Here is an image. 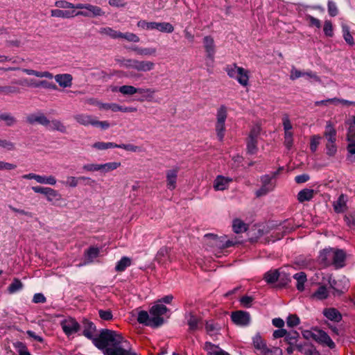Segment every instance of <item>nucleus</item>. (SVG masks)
Listing matches in <instances>:
<instances>
[{
  "mask_svg": "<svg viewBox=\"0 0 355 355\" xmlns=\"http://www.w3.org/2000/svg\"><path fill=\"white\" fill-rule=\"evenodd\" d=\"M83 335L92 340L94 345L105 350V355H130L128 351V343L122 336L114 331L103 329L98 336L96 334V326L87 320H83Z\"/></svg>",
  "mask_w": 355,
  "mask_h": 355,
  "instance_id": "obj_1",
  "label": "nucleus"
},
{
  "mask_svg": "<svg viewBox=\"0 0 355 355\" xmlns=\"http://www.w3.org/2000/svg\"><path fill=\"white\" fill-rule=\"evenodd\" d=\"M22 71L29 76H35L38 78H54L60 87L63 88L70 87L72 85L73 77L69 73H60L53 76V73L47 71H39L30 69H23Z\"/></svg>",
  "mask_w": 355,
  "mask_h": 355,
  "instance_id": "obj_2",
  "label": "nucleus"
},
{
  "mask_svg": "<svg viewBox=\"0 0 355 355\" xmlns=\"http://www.w3.org/2000/svg\"><path fill=\"white\" fill-rule=\"evenodd\" d=\"M117 63L122 67L133 69L138 72H148L154 69L155 63L150 60L137 59H117Z\"/></svg>",
  "mask_w": 355,
  "mask_h": 355,
  "instance_id": "obj_3",
  "label": "nucleus"
},
{
  "mask_svg": "<svg viewBox=\"0 0 355 355\" xmlns=\"http://www.w3.org/2000/svg\"><path fill=\"white\" fill-rule=\"evenodd\" d=\"M225 71L230 78L236 80L241 86L246 87L249 85L250 72L248 70L233 63L227 65Z\"/></svg>",
  "mask_w": 355,
  "mask_h": 355,
  "instance_id": "obj_4",
  "label": "nucleus"
},
{
  "mask_svg": "<svg viewBox=\"0 0 355 355\" xmlns=\"http://www.w3.org/2000/svg\"><path fill=\"white\" fill-rule=\"evenodd\" d=\"M227 116V110L225 106H220L216 114V123L215 129L217 137L220 141H223L225 136V123Z\"/></svg>",
  "mask_w": 355,
  "mask_h": 355,
  "instance_id": "obj_5",
  "label": "nucleus"
},
{
  "mask_svg": "<svg viewBox=\"0 0 355 355\" xmlns=\"http://www.w3.org/2000/svg\"><path fill=\"white\" fill-rule=\"evenodd\" d=\"M31 189L35 193L44 195L46 200L53 205H55L56 202L62 199L61 194L57 190L51 187L35 186L33 187Z\"/></svg>",
  "mask_w": 355,
  "mask_h": 355,
  "instance_id": "obj_6",
  "label": "nucleus"
},
{
  "mask_svg": "<svg viewBox=\"0 0 355 355\" xmlns=\"http://www.w3.org/2000/svg\"><path fill=\"white\" fill-rule=\"evenodd\" d=\"M277 174V173H274L272 177L266 175L261 178V187L255 192V195L257 198L266 196L269 192L273 191L275 187V183L272 181V178H275Z\"/></svg>",
  "mask_w": 355,
  "mask_h": 355,
  "instance_id": "obj_7",
  "label": "nucleus"
},
{
  "mask_svg": "<svg viewBox=\"0 0 355 355\" xmlns=\"http://www.w3.org/2000/svg\"><path fill=\"white\" fill-rule=\"evenodd\" d=\"M137 321L139 324L149 326L151 327H158L162 325V320L158 318H153L149 316V314L146 311H140L138 313Z\"/></svg>",
  "mask_w": 355,
  "mask_h": 355,
  "instance_id": "obj_8",
  "label": "nucleus"
},
{
  "mask_svg": "<svg viewBox=\"0 0 355 355\" xmlns=\"http://www.w3.org/2000/svg\"><path fill=\"white\" fill-rule=\"evenodd\" d=\"M61 327L67 336L76 333L80 329V324L72 318H67L61 322Z\"/></svg>",
  "mask_w": 355,
  "mask_h": 355,
  "instance_id": "obj_9",
  "label": "nucleus"
},
{
  "mask_svg": "<svg viewBox=\"0 0 355 355\" xmlns=\"http://www.w3.org/2000/svg\"><path fill=\"white\" fill-rule=\"evenodd\" d=\"M51 15L58 18H71L75 16L88 17L89 14L83 11L75 12V10H62L54 9L51 10Z\"/></svg>",
  "mask_w": 355,
  "mask_h": 355,
  "instance_id": "obj_10",
  "label": "nucleus"
},
{
  "mask_svg": "<svg viewBox=\"0 0 355 355\" xmlns=\"http://www.w3.org/2000/svg\"><path fill=\"white\" fill-rule=\"evenodd\" d=\"M315 331L314 340L316 342L322 345L327 346L330 349L335 348V343L325 331L320 329H315Z\"/></svg>",
  "mask_w": 355,
  "mask_h": 355,
  "instance_id": "obj_11",
  "label": "nucleus"
},
{
  "mask_svg": "<svg viewBox=\"0 0 355 355\" xmlns=\"http://www.w3.org/2000/svg\"><path fill=\"white\" fill-rule=\"evenodd\" d=\"M203 46L206 52L207 58L213 63L216 53V46L214 38L211 36H205L203 38Z\"/></svg>",
  "mask_w": 355,
  "mask_h": 355,
  "instance_id": "obj_12",
  "label": "nucleus"
},
{
  "mask_svg": "<svg viewBox=\"0 0 355 355\" xmlns=\"http://www.w3.org/2000/svg\"><path fill=\"white\" fill-rule=\"evenodd\" d=\"M231 318L234 323L239 326H247L250 322V314L243 311L233 312Z\"/></svg>",
  "mask_w": 355,
  "mask_h": 355,
  "instance_id": "obj_13",
  "label": "nucleus"
},
{
  "mask_svg": "<svg viewBox=\"0 0 355 355\" xmlns=\"http://www.w3.org/2000/svg\"><path fill=\"white\" fill-rule=\"evenodd\" d=\"M187 324L191 331L199 330L202 327V318L194 312H189L187 315Z\"/></svg>",
  "mask_w": 355,
  "mask_h": 355,
  "instance_id": "obj_14",
  "label": "nucleus"
},
{
  "mask_svg": "<svg viewBox=\"0 0 355 355\" xmlns=\"http://www.w3.org/2000/svg\"><path fill=\"white\" fill-rule=\"evenodd\" d=\"M346 124L349 125L347 133V141L348 142L347 150L351 155L355 154V127L352 125L349 121H346Z\"/></svg>",
  "mask_w": 355,
  "mask_h": 355,
  "instance_id": "obj_15",
  "label": "nucleus"
},
{
  "mask_svg": "<svg viewBox=\"0 0 355 355\" xmlns=\"http://www.w3.org/2000/svg\"><path fill=\"white\" fill-rule=\"evenodd\" d=\"M179 168L175 167L166 171V187L172 191L176 188Z\"/></svg>",
  "mask_w": 355,
  "mask_h": 355,
  "instance_id": "obj_16",
  "label": "nucleus"
},
{
  "mask_svg": "<svg viewBox=\"0 0 355 355\" xmlns=\"http://www.w3.org/2000/svg\"><path fill=\"white\" fill-rule=\"evenodd\" d=\"M232 178L223 175H217L214 181L213 187L215 191H224L227 189Z\"/></svg>",
  "mask_w": 355,
  "mask_h": 355,
  "instance_id": "obj_17",
  "label": "nucleus"
},
{
  "mask_svg": "<svg viewBox=\"0 0 355 355\" xmlns=\"http://www.w3.org/2000/svg\"><path fill=\"white\" fill-rule=\"evenodd\" d=\"M204 242L209 246L218 248L220 249L224 248L223 245V236L218 237L216 235L208 234L204 236Z\"/></svg>",
  "mask_w": 355,
  "mask_h": 355,
  "instance_id": "obj_18",
  "label": "nucleus"
},
{
  "mask_svg": "<svg viewBox=\"0 0 355 355\" xmlns=\"http://www.w3.org/2000/svg\"><path fill=\"white\" fill-rule=\"evenodd\" d=\"M334 249L326 248L320 252L318 257L319 261L324 266L333 265Z\"/></svg>",
  "mask_w": 355,
  "mask_h": 355,
  "instance_id": "obj_19",
  "label": "nucleus"
},
{
  "mask_svg": "<svg viewBox=\"0 0 355 355\" xmlns=\"http://www.w3.org/2000/svg\"><path fill=\"white\" fill-rule=\"evenodd\" d=\"M26 121L31 125L38 123L46 127L49 123V119L44 114L37 113L28 115Z\"/></svg>",
  "mask_w": 355,
  "mask_h": 355,
  "instance_id": "obj_20",
  "label": "nucleus"
},
{
  "mask_svg": "<svg viewBox=\"0 0 355 355\" xmlns=\"http://www.w3.org/2000/svg\"><path fill=\"white\" fill-rule=\"evenodd\" d=\"M203 349L207 352V355H230L219 346L212 344L211 342H206Z\"/></svg>",
  "mask_w": 355,
  "mask_h": 355,
  "instance_id": "obj_21",
  "label": "nucleus"
},
{
  "mask_svg": "<svg viewBox=\"0 0 355 355\" xmlns=\"http://www.w3.org/2000/svg\"><path fill=\"white\" fill-rule=\"evenodd\" d=\"M168 311L166 306L160 304H157L151 307L150 309V314L153 318H158L162 320V324L164 323V319L162 315H164Z\"/></svg>",
  "mask_w": 355,
  "mask_h": 355,
  "instance_id": "obj_22",
  "label": "nucleus"
},
{
  "mask_svg": "<svg viewBox=\"0 0 355 355\" xmlns=\"http://www.w3.org/2000/svg\"><path fill=\"white\" fill-rule=\"evenodd\" d=\"M295 348L304 355H321L313 345L308 343L297 344Z\"/></svg>",
  "mask_w": 355,
  "mask_h": 355,
  "instance_id": "obj_23",
  "label": "nucleus"
},
{
  "mask_svg": "<svg viewBox=\"0 0 355 355\" xmlns=\"http://www.w3.org/2000/svg\"><path fill=\"white\" fill-rule=\"evenodd\" d=\"M324 136L327 139V142L336 143V130L331 121H327L325 126Z\"/></svg>",
  "mask_w": 355,
  "mask_h": 355,
  "instance_id": "obj_24",
  "label": "nucleus"
},
{
  "mask_svg": "<svg viewBox=\"0 0 355 355\" xmlns=\"http://www.w3.org/2000/svg\"><path fill=\"white\" fill-rule=\"evenodd\" d=\"M333 207L336 213H343L347 209V196L341 194L337 200L334 202Z\"/></svg>",
  "mask_w": 355,
  "mask_h": 355,
  "instance_id": "obj_25",
  "label": "nucleus"
},
{
  "mask_svg": "<svg viewBox=\"0 0 355 355\" xmlns=\"http://www.w3.org/2000/svg\"><path fill=\"white\" fill-rule=\"evenodd\" d=\"M73 117L77 123L85 126H87L89 125H93L95 119V117L87 114H78Z\"/></svg>",
  "mask_w": 355,
  "mask_h": 355,
  "instance_id": "obj_26",
  "label": "nucleus"
},
{
  "mask_svg": "<svg viewBox=\"0 0 355 355\" xmlns=\"http://www.w3.org/2000/svg\"><path fill=\"white\" fill-rule=\"evenodd\" d=\"M316 194V191L312 189H304L297 194V200L300 202L311 200Z\"/></svg>",
  "mask_w": 355,
  "mask_h": 355,
  "instance_id": "obj_27",
  "label": "nucleus"
},
{
  "mask_svg": "<svg viewBox=\"0 0 355 355\" xmlns=\"http://www.w3.org/2000/svg\"><path fill=\"white\" fill-rule=\"evenodd\" d=\"M46 128L52 131H58L62 133L67 132V127L62 122L58 119H53L52 121L49 120V123Z\"/></svg>",
  "mask_w": 355,
  "mask_h": 355,
  "instance_id": "obj_28",
  "label": "nucleus"
},
{
  "mask_svg": "<svg viewBox=\"0 0 355 355\" xmlns=\"http://www.w3.org/2000/svg\"><path fill=\"white\" fill-rule=\"evenodd\" d=\"M324 315L329 320L334 322H339L342 319L340 312L334 308H327L323 311Z\"/></svg>",
  "mask_w": 355,
  "mask_h": 355,
  "instance_id": "obj_29",
  "label": "nucleus"
},
{
  "mask_svg": "<svg viewBox=\"0 0 355 355\" xmlns=\"http://www.w3.org/2000/svg\"><path fill=\"white\" fill-rule=\"evenodd\" d=\"M345 259V254L343 250L334 249L333 265H334L336 268L343 267L344 266Z\"/></svg>",
  "mask_w": 355,
  "mask_h": 355,
  "instance_id": "obj_30",
  "label": "nucleus"
},
{
  "mask_svg": "<svg viewBox=\"0 0 355 355\" xmlns=\"http://www.w3.org/2000/svg\"><path fill=\"white\" fill-rule=\"evenodd\" d=\"M137 93L142 95L141 101H151L154 98L155 89L146 87H138Z\"/></svg>",
  "mask_w": 355,
  "mask_h": 355,
  "instance_id": "obj_31",
  "label": "nucleus"
},
{
  "mask_svg": "<svg viewBox=\"0 0 355 355\" xmlns=\"http://www.w3.org/2000/svg\"><path fill=\"white\" fill-rule=\"evenodd\" d=\"M169 252L170 249L166 247L160 248L156 255L157 261L159 263L166 264V263L169 261Z\"/></svg>",
  "mask_w": 355,
  "mask_h": 355,
  "instance_id": "obj_32",
  "label": "nucleus"
},
{
  "mask_svg": "<svg viewBox=\"0 0 355 355\" xmlns=\"http://www.w3.org/2000/svg\"><path fill=\"white\" fill-rule=\"evenodd\" d=\"M78 180L87 181L88 182V181L91 180V178H89L88 177H85V176H80V177H78V178H76V177H74V176H68L67 178L66 182H63V184L65 186H67V187L74 188V187H76L78 186Z\"/></svg>",
  "mask_w": 355,
  "mask_h": 355,
  "instance_id": "obj_33",
  "label": "nucleus"
},
{
  "mask_svg": "<svg viewBox=\"0 0 355 355\" xmlns=\"http://www.w3.org/2000/svg\"><path fill=\"white\" fill-rule=\"evenodd\" d=\"M99 254L98 248L91 247L85 252V264L93 262Z\"/></svg>",
  "mask_w": 355,
  "mask_h": 355,
  "instance_id": "obj_34",
  "label": "nucleus"
},
{
  "mask_svg": "<svg viewBox=\"0 0 355 355\" xmlns=\"http://www.w3.org/2000/svg\"><path fill=\"white\" fill-rule=\"evenodd\" d=\"M253 345L256 349L259 351V353L263 354L268 347L265 341L259 335H256L253 338Z\"/></svg>",
  "mask_w": 355,
  "mask_h": 355,
  "instance_id": "obj_35",
  "label": "nucleus"
},
{
  "mask_svg": "<svg viewBox=\"0 0 355 355\" xmlns=\"http://www.w3.org/2000/svg\"><path fill=\"white\" fill-rule=\"evenodd\" d=\"M132 50L137 55L151 56L156 54L157 50L155 48H141L139 46H135Z\"/></svg>",
  "mask_w": 355,
  "mask_h": 355,
  "instance_id": "obj_36",
  "label": "nucleus"
},
{
  "mask_svg": "<svg viewBox=\"0 0 355 355\" xmlns=\"http://www.w3.org/2000/svg\"><path fill=\"white\" fill-rule=\"evenodd\" d=\"M87 11H85L89 14L90 17H99L105 15V12L98 6H94L92 4L87 3V8H85Z\"/></svg>",
  "mask_w": 355,
  "mask_h": 355,
  "instance_id": "obj_37",
  "label": "nucleus"
},
{
  "mask_svg": "<svg viewBox=\"0 0 355 355\" xmlns=\"http://www.w3.org/2000/svg\"><path fill=\"white\" fill-rule=\"evenodd\" d=\"M205 329L207 333L210 336H214L218 334L220 330V326L215 323L214 321H207L205 324Z\"/></svg>",
  "mask_w": 355,
  "mask_h": 355,
  "instance_id": "obj_38",
  "label": "nucleus"
},
{
  "mask_svg": "<svg viewBox=\"0 0 355 355\" xmlns=\"http://www.w3.org/2000/svg\"><path fill=\"white\" fill-rule=\"evenodd\" d=\"M131 259L128 257H123L116 263L115 270L119 272H123L131 265Z\"/></svg>",
  "mask_w": 355,
  "mask_h": 355,
  "instance_id": "obj_39",
  "label": "nucleus"
},
{
  "mask_svg": "<svg viewBox=\"0 0 355 355\" xmlns=\"http://www.w3.org/2000/svg\"><path fill=\"white\" fill-rule=\"evenodd\" d=\"M0 121H3L6 125L11 127L17 123V120L10 113L5 112L0 114Z\"/></svg>",
  "mask_w": 355,
  "mask_h": 355,
  "instance_id": "obj_40",
  "label": "nucleus"
},
{
  "mask_svg": "<svg viewBox=\"0 0 355 355\" xmlns=\"http://www.w3.org/2000/svg\"><path fill=\"white\" fill-rule=\"evenodd\" d=\"M232 229L235 233L239 234L245 232L248 229V225L241 219L236 218L233 220Z\"/></svg>",
  "mask_w": 355,
  "mask_h": 355,
  "instance_id": "obj_41",
  "label": "nucleus"
},
{
  "mask_svg": "<svg viewBox=\"0 0 355 355\" xmlns=\"http://www.w3.org/2000/svg\"><path fill=\"white\" fill-rule=\"evenodd\" d=\"M99 33L101 35L109 36L112 39H119L121 36V32L114 30L110 27H103L101 28L99 30Z\"/></svg>",
  "mask_w": 355,
  "mask_h": 355,
  "instance_id": "obj_42",
  "label": "nucleus"
},
{
  "mask_svg": "<svg viewBox=\"0 0 355 355\" xmlns=\"http://www.w3.org/2000/svg\"><path fill=\"white\" fill-rule=\"evenodd\" d=\"M329 295V291L326 286H320L313 293L312 297L317 300H324Z\"/></svg>",
  "mask_w": 355,
  "mask_h": 355,
  "instance_id": "obj_43",
  "label": "nucleus"
},
{
  "mask_svg": "<svg viewBox=\"0 0 355 355\" xmlns=\"http://www.w3.org/2000/svg\"><path fill=\"white\" fill-rule=\"evenodd\" d=\"M121 163L118 162H107L105 164H101L100 171L106 173L112 171L116 170L120 167Z\"/></svg>",
  "mask_w": 355,
  "mask_h": 355,
  "instance_id": "obj_44",
  "label": "nucleus"
},
{
  "mask_svg": "<svg viewBox=\"0 0 355 355\" xmlns=\"http://www.w3.org/2000/svg\"><path fill=\"white\" fill-rule=\"evenodd\" d=\"M294 279L297 281V288L298 291H303L304 288V283L306 282V275L304 272H300L296 273L293 276Z\"/></svg>",
  "mask_w": 355,
  "mask_h": 355,
  "instance_id": "obj_45",
  "label": "nucleus"
},
{
  "mask_svg": "<svg viewBox=\"0 0 355 355\" xmlns=\"http://www.w3.org/2000/svg\"><path fill=\"white\" fill-rule=\"evenodd\" d=\"M155 29L162 33H170L174 31V27L168 22H156Z\"/></svg>",
  "mask_w": 355,
  "mask_h": 355,
  "instance_id": "obj_46",
  "label": "nucleus"
},
{
  "mask_svg": "<svg viewBox=\"0 0 355 355\" xmlns=\"http://www.w3.org/2000/svg\"><path fill=\"white\" fill-rule=\"evenodd\" d=\"M116 147L117 144L113 142L97 141L92 145V148L98 150H104L109 148H114Z\"/></svg>",
  "mask_w": 355,
  "mask_h": 355,
  "instance_id": "obj_47",
  "label": "nucleus"
},
{
  "mask_svg": "<svg viewBox=\"0 0 355 355\" xmlns=\"http://www.w3.org/2000/svg\"><path fill=\"white\" fill-rule=\"evenodd\" d=\"M118 91L123 95L132 96L138 92V87L132 85H123L119 87Z\"/></svg>",
  "mask_w": 355,
  "mask_h": 355,
  "instance_id": "obj_48",
  "label": "nucleus"
},
{
  "mask_svg": "<svg viewBox=\"0 0 355 355\" xmlns=\"http://www.w3.org/2000/svg\"><path fill=\"white\" fill-rule=\"evenodd\" d=\"M279 277V273L277 270H270L265 273L263 279L268 284L275 283L277 281Z\"/></svg>",
  "mask_w": 355,
  "mask_h": 355,
  "instance_id": "obj_49",
  "label": "nucleus"
},
{
  "mask_svg": "<svg viewBox=\"0 0 355 355\" xmlns=\"http://www.w3.org/2000/svg\"><path fill=\"white\" fill-rule=\"evenodd\" d=\"M23 288V284L18 279H15L8 288L10 293H15Z\"/></svg>",
  "mask_w": 355,
  "mask_h": 355,
  "instance_id": "obj_50",
  "label": "nucleus"
},
{
  "mask_svg": "<svg viewBox=\"0 0 355 355\" xmlns=\"http://www.w3.org/2000/svg\"><path fill=\"white\" fill-rule=\"evenodd\" d=\"M258 140L247 138V150L250 154H255L257 151Z\"/></svg>",
  "mask_w": 355,
  "mask_h": 355,
  "instance_id": "obj_51",
  "label": "nucleus"
},
{
  "mask_svg": "<svg viewBox=\"0 0 355 355\" xmlns=\"http://www.w3.org/2000/svg\"><path fill=\"white\" fill-rule=\"evenodd\" d=\"M155 21L148 22L145 20H140L137 22V26L144 30H155Z\"/></svg>",
  "mask_w": 355,
  "mask_h": 355,
  "instance_id": "obj_52",
  "label": "nucleus"
},
{
  "mask_svg": "<svg viewBox=\"0 0 355 355\" xmlns=\"http://www.w3.org/2000/svg\"><path fill=\"white\" fill-rule=\"evenodd\" d=\"M0 148L11 151L15 149V144L8 139L0 138Z\"/></svg>",
  "mask_w": 355,
  "mask_h": 355,
  "instance_id": "obj_53",
  "label": "nucleus"
},
{
  "mask_svg": "<svg viewBox=\"0 0 355 355\" xmlns=\"http://www.w3.org/2000/svg\"><path fill=\"white\" fill-rule=\"evenodd\" d=\"M120 38L124 39L131 42H139L140 40L139 37L136 34L132 33H123L121 32Z\"/></svg>",
  "mask_w": 355,
  "mask_h": 355,
  "instance_id": "obj_54",
  "label": "nucleus"
},
{
  "mask_svg": "<svg viewBox=\"0 0 355 355\" xmlns=\"http://www.w3.org/2000/svg\"><path fill=\"white\" fill-rule=\"evenodd\" d=\"M40 87H42L44 89H53V90L57 89V86L55 84H54L52 82H49L48 80H42L38 81V88H40Z\"/></svg>",
  "mask_w": 355,
  "mask_h": 355,
  "instance_id": "obj_55",
  "label": "nucleus"
},
{
  "mask_svg": "<svg viewBox=\"0 0 355 355\" xmlns=\"http://www.w3.org/2000/svg\"><path fill=\"white\" fill-rule=\"evenodd\" d=\"M323 31L326 36L332 37L334 35L332 23L329 20H325L323 27Z\"/></svg>",
  "mask_w": 355,
  "mask_h": 355,
  "instance_id": "obj_56",
  "label": "nucleus"
},
{
  "mask_svg": "<svg viewBox=\"0 0 355 355\" xmlns=\"http://www.w3.org/2000/svg\"><path fill=\"white\" fill-rule=\"evenodd\" d=\"M321 137L320 135H313L311 138L310 149L314 153L317 150L318 145L320 144Z\"/></svg>",
  "mask_w": 355,
  "mask_h": 355,
  "instance_id": "obj_57",
  "label": "nucleus"
},
{
  "mask_svg": "<svg viewBox=\"0 0 355 355\" xmlns=\"http://www.w3.org/2000/svg\"><path fill=\"white\" fill-rule=\"evenodd\" d=\"M286 324L289 327H296L300 324V318L296 315H290L287 318Z\"/></svg>",
  "mask_w": 355,
  "mask_h": 355,
  "instance_id": "obj_58",
  "label": "nucleus"
},
{
  "mask_svg": "<svg viewBox=\"0 0 355 355\" xmlns=\"http://www.w3.org/2000/svg\"><path fill=\"white\" fill-rule=\"evenodd\" d=\"M306 20L309 23V25L310 26H315L318 28H320L321 27L320 21L311 15L306 16Z\"/></svg>",
  "mask_w": 355,
  "mask_h": 355,
  "instance_id": "obj_59",
  "label": "nucleus"
},
{
  "mask_svg": "<svg viewBox=\"0 0 355 355\" xmlns=\"http://www.w3.org/2000/svg\"><path fill=\"white\" fill-rule=\"evenodd\" d=\"M261 132V128L259 125H254L253 126L250 132L248 139H253L258 140V138L260 135Z\"/></svg>",
  "mask_w": 355,
  "mask_h": 355,
  "instance_id": "obj_60",
  "label": "nucleus"
},
{
  "mask_svg": "<svg viewBox=\"0 0 355 355\" xmlns=\"http://www.w3.org/2000/svg\"><path fill=\"white\" fill-rule=\"evenodd\" d=\"M293 135L292 131L284 132V144L288 149L292 147L293 144Z\"/></svg>",
  "mask_w": 355,
  "mask_h": 355,
  "instance_id": "obj_61",
  "label": "nucleus"
},
{
  "mask_svg": "<svg viewBox=\"0 0 355 355\" xmlns=\"http://www.w3.org/2000/svg\"><path fill=\"white\" fill-rule=\"evenodd\" d=\"M304 76H305L304 71L298 70L297 69H296L294 67H292L291 71V75H290V78L291 80H295L297 78H299L301 77H304Z\"/></svg>",
  "mask_w": 355,
  "mask_h": 355,
  "instance_id": "obj_62",
  "label": "nucleus"
},
{
  "mask_svg": "<svg viewBox=\"0 0 355 355\" xmlns=\"http://www.w3.org/2000/svg\"><path fill=\"white\" fill-rule=\"evenodd\" d=\"M299 334L297 331L287 332L286 340L290 344L293 345L296 343Z\"/></svg>",
  "mask_w": 355,
  "mask_h": 355,
  "instance_id": "obj_63",
  "label": "nucleus"
},
{
  "mask_svg": "<svg viewBox=\"0 0 355 355\" xmlns=\"http://www.w3.org/2000/svg\"><path fill=\"white\" fill-rule=\"evenodd\" d=\"M327 154L329 156H334L337 152V146L335 143L327 142L326 144Z\"/></svg>",
  "mask_w": 355,
  "mask_h": 355,
  "instance_id": "obj_64",
  "label": "nucleus"
}]
</instances>
